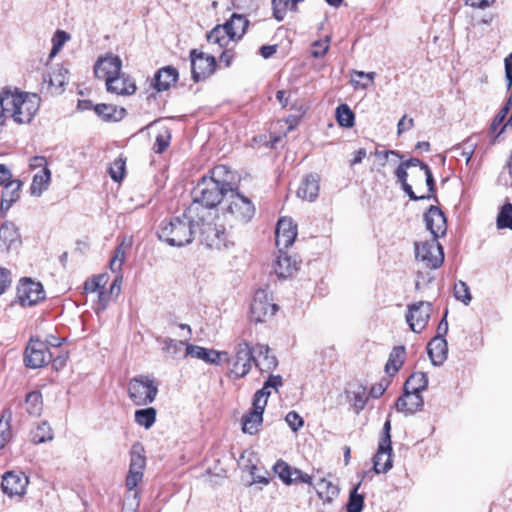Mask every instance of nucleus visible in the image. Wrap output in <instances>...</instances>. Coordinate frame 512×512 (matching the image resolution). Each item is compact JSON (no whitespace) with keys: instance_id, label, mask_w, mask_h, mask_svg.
I'll return each mask as SVG.
<instances>
[{"instance_id":"f257e3e1","label":"nucleus","mask_w":512,"mask_h":512,"mask_svg":"<svg viewBox=\"0 0 512 512\" xmlns=\"http://www.w3.org/2000/svg\"><path fill=\"white\" fill-rule=\"evenodd\" d=\"M233 175L225 165H218L210 177H203L193 189V202L198 206L197 213H207L206 209L216 207L232 187Z\"/></svg>"},{"instance_id":"f03ea898","label":"nucleus","mask_w":512,"mask_h":512,"mask_svg":"<svg viewBox=\"0 0 512 512\" xmlns=\"http://www.w3.org/2000/svg\"><path fill=\"white\" fill-rule=\"evenodd\" d=\"M198 206L191 204L182 216L172 217L168 222L163 221L158 230L159 239L170 246L182 247L190 244L195 236L196 227L203 220L197 213Z\"/></svg>"},{"instance_id":"7ed1b4c3","label":"nucleus","mask_w":512,"mask_h":512,"mask_svg":"<svg viewBox=\"0 0 512 512\" xmlns=\"http://www.w3.org/2000/svg\"><path fill=\"white\" fill-rule=\"evenodd\" d=\"M41 99L35 93L12 92L9 89L0 91L1 111L10 113L13 120L18 124H28L36 116Z\"/></svg>"},{"instance_id":"20e7f679","label":"nucleus","mask_w":512,"mask_h":512,"mask_svg":"<svg viewBox=\"0 0 512 512\" xmlns=\"http://www.w3.org/2000/svg\"><path fill=\"white\" fill-rule=\"evenodd\" d=\"M428 386V378L424 372H415L409 376L404 384V394L395 403L399 412L413 414L423 407L424 401L421 392Z\"/></svg>"},{"instance_id":"39448f33","label":"nucleus","mask_w":512,"mask_h":512,"mask_svg":"<svg viewBox=\"0 0 512 512\" xmlns=\"http://www.w3.org/2000/svg\"><path fill=\"white\" fill-rule=\"evenodd\" d=\"M127 393L134 405L147 406L155 400L158 394V385L151 377L138 375L129 380Z\"/></svg>"},{"instance_id":"423d86ee","label":"nucleus","mask_w":512,"mask_h":512,"mask_svg":"<svg viewBox=\"0 0 512 512\" xmlns=\"http://www.w3.org/2000/svg\"><path fill=\"white\" fill-rule=\"evenodd\" d=\"M253 348L247 341L240 342L235 348V354L223 356V362L228 364V376L233 379L245 377L251 370L253 362Z\"/></svg>"},{"instance_id":"0eeeda50","label":"nucleus","mask_w":512,"mask_h":512,"mask_svg":"<svg viewBox=\"0 0 512 512\" xmlns=\"http://www.w3.org/2000/svg\"><path fill=\"white\" fill-rule=\"evenodd\" d=\"M226 213L240 223L249 222L255 214V206L249 198L231 187L227 196Z\"/></svg>"},{"instance_id":"6e6552de","label":"nucleus","mask_w":512,"mask_h":512,"mask_svg":"<svg viewBox=\"0 0 512 512\" xmlns=\"http://www.w3.org/2000/svg\"><path fill=\"white\" fill-rule=\"evenodd\" d=\"M122 61L118 56L108 55L97 60L94 66V73L98 79H104L107 90H116L115 83L122 81L115 79L121 73Z\"/></svg>"},{"instance_id":"1a4fd4ad","label":"nucleus","mask_w":512,"mask_h":512,"mask_svg":"<svg viewBox=\"0 0 512 512\" xmlns=\"http://www.w3.org/2000/svg\"><path fill=\"white\" fill-rule=\"evenodd\" d=\"M145 467V449L140 442H135L130 450V464L125 483L129 491L134 490L142 481Z\"/></svg>"},{"instance_id":"9d476101","label":"nucleus","mask_w":512,"mask_h":512,"mask_svg":"<svg viewBox=\"0 0 512 512\" xmlns=\"http://www.w3.org/2000/svg\"><path fill=\"white\" fill-rule=\"evenodd\" d=\"M415 256L426 268L431 269L440 267L444 261L442 246L435 238L430 241L415 243Z\"/></svg>"},{"instance_id":"9b49d317","label":"nucleus","mask_w":512,"mask_h":512,"mask_svg":"<svg viewBox=\"0 0 512 512\" xmlns=\"http://www.w3.org/2000/svg\"><path fill=\"white\" fill-rule=\"evenodd\" d=\"M432 312V303L428 301H418L407 306L405 319L413 332L421 333L426 328Z\"/></svg>"},{"instance_id":"f8f14e48","label":"nucleus","mask_w":512,"mask_h":512,"mask_svg":"<svg viewBox=\"0 0 512 512\" xmlns=\"http://www.w3.org/2000/svg\"><path fill=\"white\" fill-rule=\"evenodd\" d=\"M17 299L21 306H34L45 299V291L40 282L22 278L17 286Z\"/></svg>"},{"instance_id":"ddd939ff","label":"nucleus","mask_w":512,"mask_h":512,"mask_svg":"<svg viewBox=\"0 0 512 512\" xmlns=\"http://www.w3.org/2000/svg\"><path fill=\"white\" fill-rule=\"evenodd\" d=\"M277 309V305L272 303L268 292L258 289L251 303L250 318L254 322H264L267 318L272 317Z\"/></svg>"},{"instance_id":"4468645a","label":"nucleus","mask_w":512,"mask_h":512,"mask_svg":"<svg viewBox=\"0 0 512 512\" xmlns=\"http://www.w3.org/2000/svg\"><path fill=\"white\" fill-rule=\"evenodd\" d=\"M192 78L195 82L205 80L212 75L216 68V60L212 55L196 49L190 52Z\"/></svg>"},{"instance_id":"2eb2a0df","label":"nucleus","mask_w":512,"mask_h":512,"mask_svg":"<svg viewBox=\"0 0 512 512\" xmlns=\"http://www.w3.org/2000/svg\"><path fill=\"white\" fill-rule=\"evenodd\" d=\"M52 357L45 342L38 339H30L25 350V364L27 367L36 369L46 365Z\"/></svg>"},{"instance_id":"dca6fc26","label":"nucleus","mask_w":512,"mask_h":512,"mask_svg":"<svg viewBox=\"0 0 512 512\" xmlns=\"http://www.w3.org/2000/svg\"><path fill=\"white\" fill-rule=\"evenodd\" d=\"M68 71L62 66H56L52 71L46 72L42 76L41 90L55 96L64 92L67 83Z\"/></svg>"},{"instance_id":"f3484780","label":"nucleus","mask_w":512,"mask_h":512,"mask_svg":"<svg viewBox=\"0 0 512 512\" xmlns=\"http://www.w3.org/2000/svg\"><path fill=\"white\" fill-rule=\"evenodd\" d=\"M276 246L281 252L290 247L297 237V226L291 218L283 217L279 219L276 227Z\"/></svg>"},{"instance_id":"a211bd4d","label":"nucleus","mask_w":512,"mask_h":512,"mask_svg":"<svg viewBox=\"0 0 512 512\" xmlns=\"http://www.w3.org/2000/svg\"><path fill=\"white\" fill-rule=\"evenodd\" d=\"M424 220L426 228L431 232L433 238L437 239L446 234V217L439 207L431 205L424 215Z\"/></svg>"},{"instance_id":"6ab92c4d","label":"nucleus","mask_w":512,"mask_h":512,"mask_svg":"<svg viewBox=\"0 0 512 512\" xmlns=\"http://www.w3.org/2000/svg\"><path fill=\"white\" fill-rule=\"evenodd\" d=\"M28 478L23 473L7 472L3 476L1 488L10 497L24 494Z\"/></svg>"},{"instance_id":"aec40b11","label":"nucleus","mask_w":512,"mask_h":512,"mask_svg":"<svg viewBox=\"0 0 512 512\" xmlns=\"http://www.w3.org/2000/svg\"><path fill=\"white\" fill-rule=\"evenodd\" d=\"M185 355L203 360L209 364L220 365L223 363V356H226V352L207 349L193 344H186Z\"/></svg>"},{"instance_id":"412c9836","label":"nucleus","mask_w":512,"mask_h":512,"mask_svg":"<svg viewBox=\"0 0 512 512\" xmlns=\"http://www.w3.org/2000/svg\"><path fill=\"white\" fill-rule=\"evenodd\" d=\"M203 217V220L199 221L200 225H197L200 231L201 241L206 244L209 248L221 249L222 242L220 240H216L217 234L221 230L222 226H217L216 224L206 223V217L204 214L200 215Z\"/></svg>"},{"instance_id":"4be33fe9","label":"nucleus","mask_w":512,"mask_h":512,"mask_svg":"<svg viewBox=\"0 0 512 512\" xmlns=\"http://www.w3.org/2000/svg\"><path fill=\"white\" fill-rule=\"evenodd\" d=\"M253 362L262 372H268L276 368L278 362L274 355L270 354V348L264 344H257L253 349Z\"/></svg>"},{"instance_id":"5701e85b","label":"nucleus","mask_w":512,"mask_h":512,"mask_svg":"<svg viewBox=\"0 0 512 512\" xmlns=\"http://www.w3.org/2000/svg\"><path fill=\"white\" fill-rule=\"evenodd\" d=\"M282 385L283 381L280 375H270L264 382L263 387L255 393L253 405H257L258 409L265 408L271 394V389H275L277 391Z\"/></svg>"},{"instance_id":"b1692460","label":"nucleus","mask_w":512,"mask_h":512,"mask_svg":"<svg viewBox=\"0 0 512 512\" xmlns=\"http://www.w3.org/2000/svg\"><path fill=\"white\" fill-rule=\"evenodd\" d=\"M21 187L22 182L20 180L12 179L4 185L0 203L2 213L7 212L19 200Z\"/></svg>"},{"instance_id":"393cba45","label":"nucleus","mask_w":512,"mask_h":512,"mask_svg":"<svg viewBox=\"0 0 512 512\" xmlns=\"http://www.w3.org/2000/svg\"><path fill=\"white\" fill-rule=\"evenodd\" d=\"M178 79V71L167 66L158 70L153 78V86L158 92L168 90Z\"/></svg>"},{"instance_id":"a878e982","label":"nucleus","mask_w":512,"mask_h":512,"mask_svg":"<svg viewBox=\"0 0 512 512\" xmlns=\"http://www.w3.org/2000/svg\"><path fill=\"white\" fill-rule=\"evenodd\" d=\"M391 452L390 444L385 446L384 443H379L378 451L373 458V469L376 473H386L392 468Z\"/></svg>"},{"instance_id":"bb28decb","label":"nucleus","mask_w":512,"mask_h":512,"mask_svg":"<svg viewBox=\"0 0 512 512\" xmlns=\"http://www.w3.org/2000/svg\"><path fill=\"white\" fill-rule=\"evenodd\" d=\"M429 357L434 365L442 364L448 352V346L445 338L434 337L427 346Z\"/></svg>"},{"instance_id":"cd10ccee","label":"nucleus","mask_w":512,"mask_h":512,"mask_svg":"<svg viewBox=\"0 0 512 512\" xmlns=\"http://www.w3.org/2000/svg\"><path fill=\"white\" fill-rule=\"evenodd\" d=\"M406 359V349L403 345L395 346L389 354L385 365V372L393 377L400 370Z\"/></svg>"},{"instance_id":"c85d7f7f","label":"nucleus","mask_w":512,"mask_h":512,"mask_svg":"<svg viewBox=\"0 0 512 512\" xmlns=\"http://www.w3.org/2000/svg\"><path fill=\"white\" fill-rule=\"evenodd\" d=\"M319 193V178L316 175H308L301 182L297 196L303 200L313 201Z\"/></svg>"},{"instance_id":"c756f323","label":"nucleus","mask_w":512,"mask_h":512,"mask_svg":"<svg viewBox=\"0 0 512 512\" xmlns=\"http://www.w3.org/2000/svg\"><path fill=\"white\" fill-rule=\"evenodd\" d=\"M0 242L4 244L7 250L21 243L20 233L14 223L6 221L1 225Z\"/></svg>"},{"instance_id":"7c9ffc66","label":"nucleus","mask_w":512,"mask_h":512,"mask_svg":"<svg viewBox=\"0 0 512 512\" xmlns=\"http://www.w3.org/2000/svg\"><path fill=\"white\" fill-rule=\"evenodd\" d=\"M297 270V263L286 253L279 252V256L274 264V272L279 278H287Z\"/></svg>"},{"instance_id":"2f4dec72","label":"nucleus","mask_w":512,"mask_h":512,"mask_svg":"<svg viewBox=\"0 0 512 512\" xmlns=\"http://www.w3.org/2000/svg\"><path fill=\"white\" fill-rule=\"evenodd\" d=\"M233 40L235 38L231 36L224 24L215 26L207 35L208 43L217 45L219 49L227 47Z\"/></svg>"},{"instance_id":"473e14b6","label":"nucleus","mask_w":512,"mask_h":512,"mask_svg":"<svg viewBox=\"0 0 512 512\" xmlns=\"http://www.w3.org/2000/svg\"><path fill=\"white\" fill-rule=\"evenodd\" d=\"M131 239L123 238L121 243L115 248L109 266L112 272L119 273L126 258V252L131 248Z\"/></svg>"},{"instance_id":"72a5a7b5","label":"nucleus","mask_w":512,"mask_h":512,"mask_svg":"<svg viewBox=\"0 0 512 512\" xmlns=\"http://www.w3.org/2000/svg\"><path fill=\"white\" fill-rule=\"evenodd\" d=\"M264 409L265 408L258 409L257 405H253V410L243 417L242 430L244 433L253 435L258 431V428L263 421Z\"/></svg>"},{"instance_id":"f704fd0d","label":"nucleus","mask_w":512,"mask_h":512,"mask_svg":"<svg viewBox=\"0 0 512 512\" xmlns=\"http://www.w3.org/2000/svg\"><path fill=\"white\" fill-rule=\"evenodd\" d=\"M317 495L324 502H331L339 494L338 485L327 478H321L315 486Z\"/></svg>"},{"instance_id":"c9c22d12","label":"nucleus","mask_w":512,"mask_h":512,"mask_svg":"<svg viewBox=\"0 0 512 512\" xmlns=\"http://www.w3.org/2000/svg\"><path fill=\"white\" fill-rule=\"evenodd\" d=\"M304 0H272L273 17L281 22L284 20L287 12H296L298 4Z\"/></svg>"},{"instance_id":"e433bc0d","label":"nucleus","mask_w":512,"mask_h":512,"mask_svg":"<svg viewBox=\"0 0 512 512\" xmlns=\"http://www.w3.org/2000/svg\"><path fill=\"white\" fill-rule=\"evenodd\" d=\"M94 110L98 116L106 121H120L126 115L125 108H117L110 104H97Z\"/></svg>"},{"instance_id":"4c0bfd02","label":"nucleus","mask_w":512,"mask_h":512,"mask_svg":"<svg viewBox=\"0 0 512 512\" xmlns=\"http://www.w3.org/2000/svg\"><path fill=\"white\" fill-rule=\"evenodd\" d=\"M224 25L227 27L231 36L235 39H240L246 32L249 21L244 16L234 13Z\"/></svg>"},{"instance_id":"58836bf2","label":"nucleus","mask_w":512,"mask_h":512,"mask_svg":"<svg viewBox=\"0 0 512 512\" xmlns=\"http://www.w3.org/2000/svg\"><path fill=\"white\" fill-rule=\"evenodd\" d=\"M51 172L48 168L42 169L33 176L30 191L33 196H40L49 186Z\"/></svg>"},{"instance_id":"ea45409f","label":"nucleus","mask_w":512,"mask_h":512,"mask_svg":"<svg viewBox=\"0 0 512 512\" xmlns=\"http://www.w3.org/2000/svg\"><path fill=\"white\" fill-rule=\"evenodd\" d=\"M157 411L153 407H147L135 411L134 420L145 429L151 428L156 421Z\"/></svg>"},{"instance_id":"a19ab883","label":"nucleus","mask_w":512,"mask_h":512,"mask_svg":"<svg viewBox=\"0 0 512 512\" xmlns=\"http://www.w3.org/2000/svg\"><path fill=\"white\" fill-rule=\"evenodd\" d=\"M115 79H121L123 81L115 83L114 86L118 88L116 90H107L108 92L123 96H129L136 92V84L128 75L122 73L116 76Z\"/></svg>"},{"instance_id":"79ce46f5","label":"nucleus","mask_w":512,"mask_h":512,"mask_svg":"<svg viewBox=\"0 0 512 512\" xmlns=\"http://www.w3.org/2000/svg\"><path fill=\"white\" fill-rule=\"evenodd\" d=\"M26 411L32 416H39L43 409L42 395L38 391H32L26 395Z\"/></svg>"},{"instance_id":"37998d69","label":"nucleus","mask_w":512,"mask_h":512,"mask_svg":"<svg viewBox=\"0 0 512 512\" xmlns=\"http://www.w3.org/2000/svg\"><path fill=\"white\" fill-rule=\"evenodd\" d=\"M338 124L345 128H351L354 125L355 115L347 104H341L335 112Z\"/></svg>"},{"instance_id":"c03bdc74","label":"nucleus","mask_w":512,"mask_h":512,"mask_svg":"<svg viewBox=\"0 0 512 512\" xmlns=\"http://www.w3.org/2000/svg\"><path fill=\"white\" fill-rule=\"evenodd\" d=\"M53 439V433L47 422L40 423L32 432L31 440L35 444L44 443Z\"/></svg>"},{"instance_id":"a18cd8bd","label":"nucleus","mask_w":512,"mask_h":512,"mask_svg":"<svg viewBox=\"0 0 512 512\" xmlns=\"http://www.w3.org/2000/svg\"><path fill=\"white\" fill-rule=\"evenodd\" d=\"M361 483H358L350 492L347 503V512H361L364 507V496L358 493Z\"/></svg>"},{"instance_id":"49530a36","label":"nucleus","mask_w":512,"mask_h":512,"mask_svg":"<svg viewBox=\"0 0 512 512\" xmlns=\"http://www.w3.org/2000/svg\"><path fill=\"white\" fill-rule=\"evenodd\" d=\"M125 172H126V160L122 157H118L117 159H115L111 163V165L108 169V173H109L110 177L115 182L122 181L125 176Z\"/></svg>"},{"instance_id":"de8ad7c7","label":"nucleus","mask_w":512,"mask_h":512,"mask_svg":"<svg viewBox=\"0 0 512 512\" xmlns=\"http://www.w3.org/2000/svg\"><path fill=\"white\" fill-rule=\"evenodd\" d=\"M273 470L285 484H292L293 468H291L286 462L283 460H278L274 464Z\"/></svg>"},{"instance_id":"09e8293b","label":"nucleus","mask_w":512,"mask_h":512,"mask_svg":"<svg viewBox=\"0 0 512 512\" xmlns=\"http://www.w3.org/2000/svg\"><path fill=\"white\" fill-rule=\"evenodd\" d=\"M107 282V276L105 274L97 275L88 279L84 283V291L86 293H94L101 291L104 289V286Z\"/></svg>"},{"instance_id":"8fccbe9b","label":"nucleus","mask_w":512,"mask_h":512,"mask_svg":"<svg viewBox=\"0 0 512 512\" xmlns=\"http://www.w3.org/2000/svg\"><path fill=\"white\" fill-rule=\"evenodd\" d=\"M162 350L171 358H174L178 355V353L182 350V347L185 345L184 341L174 340L170 338H165L161 341Z\"/></svg>"},{"instance_id":"3c124183","label":"nucleus","mask_w":512,"mask_h":512,"mask_svg":"<svg viewBox=\"0 0 512 512\" xmlns=\"http://www.w3.org/2000/svg\"><path fill=\"white\" fill-rule=\"evenodd\" d=\"M497 227L512 229V204H505L497 217Z\"/></svg>"},{"instance_id":"603ef678","label":"nucleus","mask_w":512,"mask_h":512,"mask_svg":"<svg viewBox=\"0 0 512 512\" xmlns=\"http://www.w3.org/2000/svg\"><path fill=\"white\" fill-rule=\"evenodd\" d=\"M454 296L458 301H461L465 305H468L472 300L468 285L461 280L454 285Z\"/></svg>"},{"instance_id":"864d4df0","label":"nucleus","mask_w":512,"mask_h":512,"mask_svg":"<svg viewBox=\"0 0 512 512\" xmlns=\"http://www.w3.org/2000/svg\"><path fill=\"white\" fill-rule=\"evenodd\" d=\"M70 39V35L63 30H57L52 38L53 47L49 54V58L54 57Z\"/></svg>"},{"instance_id":"5fc2aeb1","label":"nucleus","mask_w":512,"mask_h":512,"mask_svg":"<svg viewBox=\"0 0 512 512\" xmlns=\"http://www.w3.org/2000/svg\"><path fill=\"white\" fill-rule=\"evenodd\" d=\"M476 143L467 140L463 144L452 147L451 152H459V155L465 158L466 164L469 163L472 155L474 154Z\"/></svg>"},{"instance_id":"6e6d98bb","label":"nucleus","mask_w":512,"mask_h":512,"mask_svg":"<svg viewBox=\"0 0 512 512\" xmlns=\"http://www.w3.org/2000/svg\"><path fill=\"white\" fill-rule=\"evenodd\" d=\"M247 468L249 470V474L252 477V481L250 482V485L256 484V483L267 485L269 483L268 471L264 470V471L260 472L259 468L254 464L248 465Z\"/></svg>"},{"instance_id":"4d7b16f0","label":"nucleus","mask_w":512,"mask_h":512,"mask_svg":"<svg viewBox=\"0 0 512 512\" xmlns=\"http://www.w3.org/2000/svg\"><path fill=\"white\" fill-rule=\"evenodd\" d=\"M285 421L294 432H297L304 425L303 418L295 411H290L286 415Z\"/></svg>"},{"instance_id":"13d9d810","label":"nucleus","mask_w":512,"mask_h":512,"mask_svg":"<svg viewBox=\"0 0 512 512\" xmlns=\"http://www.w3.org/2000/svg\"><path fill=\"white\" fill-rule=\"evenodd\" d=\"M170 138L171 136L167 131L165 133L157 135L154 144V151L156 153H163L170 144Z\"/></svg>"},{"instance_id":"bf43d9fd","label":"nucleus","mask_w":512,"mask_h":512,"mask_svg":"<svg viewBox=\"0 0 512 512\" xmlns=\"http://www.w3.org/2000/svg\"><path fill=\"white\" fill-rule=\"evenodd\" d=\"M11 283V272L6 268L0 267V295L6 292Z\"/></svg>"},{"instance_id":"052dcab7","label":"nucleus","mask_w":512,"mask_h":512,"mask_svg":"<svg viewBox=\"0 0 512 512\" xmlns=\"http://www.w3.org/2000/svg\"><path fill=\"white\" fill-rule=\"evenodd\" d=\"M390 384V380L382 379L379 383L374 384L370 389V396L373 398H379L384 394Z\"/></svg>"},{"instance_id":"680f3d73","label":"nucleus","mask_w":512,"mask_h":512,"mask_svg":"<svg viewBox=\"0 0 512 512\" xmlns=\"http://www.w3.org/2000/svg\"><path fill=\"white\" fill-rule=\"evenodd\" d=\"M329 48V38L323 41H316L313 43L312 55L314 57H322L326 54Z\"/></svg>"},{"instance_id":"e2e57ef3","label":"nucleus","mask_w":512,"mask_h":512,"mask_svg":"<svg viewBox=\"0 0 512 512\" xmlns=\"http://www.w3.org/2000/svg\"><path fill=\"white\" fill-rule=\"evenodd\" d=\"M110 298H111V294L106 292L104 289L99 291L98 301L96 304V312L97 313L104 311L107 308Z\"/></svg>"},{"instance_id":"0e129e2a","label":"nucleus","mask_w":512,"mask_h":512,"mask_svg":"<svg viewBox=\"0 0 512 512\" xmlns=\"http://www.w3.org/2000/svg\"><path fill=\"white\" fill-rule=\"evenodd\" d=\"M509 112V107H503L499 112L498 114L495 116V118L493 119L492 121V124H491V127H490V130L492 132H495L498 128V126H500L503 121L505 120L507 114Z\"/></svg>"},{"instance_id":"69168bd1","label":"nucleus","mask_w":512,"mask_h":512,"mask_svg":"<svg viewBox=\"0 0 512 512\" xmlns=\"http://www.w3.org/2000/svg\"><path fill=\"white\" fill-rule=\"evenodd\" d=\"M10 437L11 430L9 429V425L4 421H0V449L5 446Z\"/></svg>"},{"instance_id":"338daca9","label":"nucleus","mask_w":512,"mask_h":512,"mask_svg":"<svg viewBox=\"0 0 512 512\" xmlns=\"http://www.w3.org/2000/svg\"><path fill=\"white\" fill-rule=\"evenodd\" d=\"M414 126V120L404 115L398 122L397 133L401 135L403 132L410 130Z\"/></svg>"},{"instance_id":"774afa93","label":"nucleus","mask_w":512,"mask_h":512,"mask_svg":"<svg viewBox=\"0 0 512 512\" xmlns=\"http://www.w3.org/2000/svg\"><path fill=\"white\" fill-rule=\"evenodd\" d=\"M422 170L424 171L426 184L428 186L429 192L431 193L430 195L432 196V194L435 192V182L432 172L428 165H422Z\"/></svg>"}]
</instances>
